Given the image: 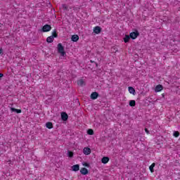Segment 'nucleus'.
<instances>
[{
  "label": "nucleus",
  "instance_id": "nucleus-1",
  "mask_svg": "<svg viewBox=\"0 0 180 180\" xmlns=\"http://www.w3.org/2000/svg\"><path fill=\"white\" fill-rule=\"evenodd\" d=\"M57 50H58V53L60 54L61 57H65V56H67V53H65V50L64 49V46H63V44L60 43L58 44Z\"/></svg>",
  "mask_w": 180,
  "mask_h": 180
},
{
  "label": "nucleus",
  "instance_id": "nucleus-2",
  "mask_svg": "<svg viewBox=\"0 0 180 180\" xmlns=\"http://www.w3.org/2000/svg\"><path fill=\"white\" fill-rule=\"evenodd\" d=\"M139 36H140V32H139V31L136 30L134 32L129 33V37H131L132 40H136V39L138 38Z\"/></svg>",
  "mask_w": 180,
  "mask_h": 180
},
{
  "label": "nucleus",
  "instance_id": "nucleus-3",
  "mask_svg": "<svg viewBox=\"0 0 180 180\" xmlns=\"http://www.w3.org/2000/svg\"><path fill=\"white\" fill-rule=\"evenodd\" d=\"M51 30V25L49 24H46L42 27L41 30H39V32H43V33H46V32H50Z\"/></svg>",
  "mask_w": 180,
  "mask_h": 180
},
{
  "label": "nucleus",
  "instance_id": "nucleus-4",
  "mask_svg": "<svg viewBox=\"0 0 180 180\" xmlns=\"http://www.w3.org/2000/svg\"><path fill=\"white\" fill-rule=\"evenodd\" d=\"M91 153V148L88 147H85L83 148V154H84V155H89Z\"/></svg>",
  "mask_w": 180,
  "mask_h": 180
},
{
  "label": "nucleus",
  "instance_id": "nucleus-5",
  "mask_svg": "<svg viewBox=\"0 0 180 180\" xmlns=\"http://www.w3.org/2000/svg\"><path fill=\"white\" fill-rule=\"evenodd\" d=\"M93 30H94V32L96 33V34H99V33L102 32V27L99 26H96Z\"/></svg>",
  "mask_w": 180,
  "mask_h": 180
},
{
  "label": "nucleus",
  "instance_id": "nucleus-6",
  "mask_svg": "<svg viewBox=\"0 0 180 180\" xmlns=\"http://www.w3.org/2000/svg\"><path fill=\"white\" fill-rule=\"evenodd\" d=\"M164 87H162V85L158 84L155 88V92H161V91H162Z\"/></svg>",
  "mask_w": 180,
  "mask_h": 180
},
{
  "label": "nucleus",
  "instance_id": "nucleus-7",
  "mask_svg": "<svg viewBox=\"0 0 180 180\" xmlns=\"http://www.w3.org/2000/svg\"><path fill=\"white\" fill-rule=\"evenodd\" d=\"M79 40V37L77 34H74L71 37V41L74 42H77Z\"/></svg>",
  "mask_w": 180,
  "mask_h": 180
},
{
  "label": "nucleus",
  "instance_id": "nucleus-8",
  "mask_svg": "<svg viewBox=\"0 0 180 180\" xmlns=\"http://www.w3.org/2000/svg\"><path fill=\"white\" fill-rule=\"evenodd\" d=\"M80 173L82 174V175H87L88 174V169L85 167H82L80 169Z\"/></svg>",
  "mask_w": 180,
  "mask_h": 180
},
{
  "label": "nucleus",
  "instance_id": "nucleus-9",
  "mask_svg": "<svg viewBox=\"0 0 180 180\" xmlns=\"http://www.w3.org/2000/svg\"><path fill=\"white\" fill-rule=\"evenodd\" d=\"M128 91H129V94H131V95H136V90L134 89V88H133L131 86H129Z\"/></svg>",
  "mask_w": 180,
  "mask_h": 180
},
{
  "label": "nucleus",
  "instance_id": "nucleus-10",
  "mask_svg": "<svg viewBox=\"0 0 180 180\" xmlns=\"http://www.w3.org/2000/svg\"><path fill=\"white\" fill-rule=\"evenodd\" d=\"M98 96H99V94L96 92H93L91 94V99H97L98 98Z\"/></svg>",
  "mask_w": 180,
  "mask_h": 180
},
{
  "label": "nucleus",
  "instance_id": "nucleus-11",
  "mask_svg": "<svg viewBox=\"0 0 180 180\" xmlns=\"http://www.w3.org/2000/svg\"><path fill=\"white\" fill-rule=\"evenodd\" d=\"M61 117H62V120L64 122H65L68 119V115H67V113H65V112H62L61 113Z\"/></svg>",
  "mask_w": 180,
  "mask_h": 180
},
{
  "label": "nucleus",
  "instance_id": "nucleus-12",
  "mask_svg": "<svg viewBox=\"0 0 180 180\" xmlns=\"http://www.w3.org/2000/svg\"><path fill=\"white\" fill-rule=\"evenodd\" d=\"M109 158L108 157H103L101 159L102 164H108L109 162Z\"/></svg>",
  "mask_w": 180,
  "mask_h": 180
},
{
  "label": "nucleus",
  "instance_id": "nucleus-13",
  "mask_svg": "<svg viewBox=\"0 0 180 180\" xmlns=\"http://www.w3.org/2000/svg\"><path fill=\"white\" fill-rule=\"evenodd\" d=\"M72 171H75V172L79 171V165H75L72 166Z\"/></svg>",
  "mask_w": 180,
  "mask_h": 180
},
{
  "label": "nucleus",
  "instance_id": "nucleus-14",
  "mask_svg": "<svg viewBox=\"0 0 180 180\" xmlns=\"http://www.w3.org/2000/svg\"><path fill=\"white\" fill-rule=\"evenodd\" d=\"M51 37H53L54 39L58 37V34H57V30H54L53 32H52V35H51Z\"/></svg>",
  "mask_w": 180,
  "mask_h": 180
},
{
  "label": "nucleus",
  "instance_id": "nucleus-15",
  "mask_svg": "<svg viewBox=\"0 0 180 180\" xmlns=\"http://www.w3.org/2000/svg\"><path fill=\"white\" fill-rule=\"evenodd\" d=\"M130 39H131L130 35L126 34L124 38V43H129V41H130Z\"/></svg>",
  "mask_w": 180,
  "mask_h": 180
},
{
  "label": "nucleus",
  "instance_id": "nucleus-16",
  "mask_svg": "<svg viewBox=\"0 0 180 180\" xmlns=\"http://www.w3.org/2000/svg\"><path fill=\"white\" fill-rule=\"evenodd\" d=\"M46 41L47 43H53V41H54V37H48L46 39Z\"/></svg>",
  "mask_w": 180,
  "mask_h": 180
},
{
  "label": "nucleus",
  "instance_id": "nucleus-17",
  "mask_svg": "<svg viewBox=\"0 0 180 180\" xmlns=\"http://www.w3.org/2000/svg\"><path fill=\"white\" fill-rule=\"evenodd\" d=\"M77 84L79 85V86H82V85L85 84V81H84V79H81L77 81Z\"/></svg>",
  "mask_w": 180,
  "mask_h": 180
},
{
  "label": "nucleus",
  "instance_id": "nucleus-18",
  "mask_svg": "<svg viewBox=\"0 0 180 180\" xmlns=\"http://www.w3.org/2000/svg\"><path fill=\"white\" fill-rule=\"evenodd\" d=\"M11 112H16V113H22V110L16 109L14 108H11Z\"/></svg>",
  "mask_w": 180,
  "mask_h": 180
},
{
  "label": "nucleus",
  "instance_id": "nucleus-19",
  "mask_svg": "<svg viewBox=\"0 0 180 180\" xmlns=\"http://www.w3.org/2000/svg\"><path fill=\"white\" fill-rule=\"evenodd\" d=\"M129 106H131V107L136 106V101H134V100L129 101Z\"/></svg>",
  "mask_w": 180,
  "mask_h": 180
},
{
  "label": "nucleus",
  "instance_id": "nucleus-20",
  "mask_svg": "<svg viewBox=\"0 0 180 180\" xmlns=\"http://www.w3.org/2000/svg\"><path fill=\"white\" fill-rule=\"evenodd\" d=\"M46 126L47 129H53V124L51 122H47Z\"/></svg>",
  "mask_w": 180,
  "mask_h": 180
},
{
  "label": "nucleus",
  "instance_id": "nucleus-21",
  "mask_svg": "<svg viewBox=\"0 0 180 180\" xmlns=\"http://www.w3.org/2000/svg\"><path fill=\"white\" fill-rule=\"evenodd\" d=\"M154 167H155V163H153V164L149 167L150 171L151 172H154Z\"/></svg>",
  "mask_w": 180,
  "mask_h": 180
},
{
  "label": "nucleus",
  "instance_id": "nucleus-22",
  "mask_svg": "<svg viewBox=\"0 0 180 180\" xmlns=\"http://www.w3.org/2000/svg\"><path fill=\"white\" fill-rule=\"evenodd\" d=\"M87 134H89V136H94V130L92 129H88Z\"/></svg>",
  "mask_w": 180,
  "mask_h": 180
},
{
  "label": "nucleus",
  "instance_id": "nucleus-23",
  "mask_svg": "<svg viewBox=\"0 0 180 180\" xmlns=\"http://www.w3.org/2000/svg\"><path fill=\"white\" fill-rule=\"evenodd\" d=\"M62 8L64 9V11H69L68 6H67V4H62Z\"/></svg>",
  "mask_w": 180,
  "mask_h": 180
},
{
  "label": "nucleus",
  "instance_id": "nucleus-24",
  "mask_svg": "<svg viewBox=\"0 0 180 180\" xmlns=\"http://www.w3.org/2000/svg\"><path fill=\"white\" fill-rule=\"evenodd\" d=\"M68 157L72 158V157H73V155H74V153L72 152H71V151H68Z\"/></svg>",
  "mask_w": 180,
  "mask_h": 180
},
{
  "label": "nucleus",
  "instance_id": "nucleus-25",
  "mask_svg": "<svg viewBox=\"0 0 180 180\" xmlns=\"http://www.w3.org/2000/svg\"><path fill=\"white\" fill-rule=\"evenodd\" d=\"M173 136H174V137H178L179 136V131H174Z\"/></svg>",
  "mask_w": 180,
  "mask_h": 180
},
{
  "label": "nucleus",
  "instance_id": "nucleus-26",
  "mask_svg": "<svg viewBox=\"0 0 180 180\" xmlns=\"http://www.w3.org/2000/svg\"><path fill=\"white\" fill-rule=\"evenodd\" d=\"M4 55V49H2V48H0V56H3Z\"/></svg>",
  "mask_w": 180,
  "mask_h": 180
},
{
  "label": "nucleus",
  "instance_id": "nucleus-27",
  "mask_svg": "<svg viewBox=\"0 0 180 180\" xmlns=\"http://www.w3.org/2000/svg\"><path fill=\"white\" fill-rule=\"evenodd\" d=\"M82 165H83L84 167H89V164H88V163H86V162L82 163Z\"/></svg>",
  "mask_w": 180,
  "mask_h": 180
},
{
  "label": "nucleus",
  "instance_id": "nucleus-28",
  "mask_svg": "<svg viewBox=\"0 0 180 180\" xmlns=\"http://www.w3.org/2000/svg\"><path fill=\"white\" fill-rule=\"evenodd\" d=\"M91 63H92L93 64H95L96 67H98V63H96V62L95 61H92V60H90Z\"/></svg>",
  "mask_w": 180,
  "mask_h": 180
},
{
  "label": "nucleus",
  "instance_id": "nucleus-29",
  "mask_svg": "<svg viewBox=\"0 0 180 180\" xmlns=\"http://www.w3.org/2000/svg\"><path fill=\"white\" fill-rule=\"evenodd\" d=\"M146 133H147V134H150V131H148V129H145Z\"/></svg>",
  "mask_w": 180,
  "mask_h": 180
},
{
  "label": "nucleus",
  "instance_id": "nucleus-30",
  "mask_svg": "<svg viewBox=\"0 0 180 180\" xmlns=\"http://www.w3.org/2000/svg\"><path fill=\"white\" fill-rule=\"evenodd\" d=\"M2 77H4V74L0 73V79H1V78H2Z\"/></svg>",
  "mask_w": 180,
  "mask_h": 180
},
{
  "label": "nucleus",
  "instance_id": "nucleus-31",
  "mask_svg": "<svg viewBox=\"0 0 180 180\" xmlns=\"http://www.w3.org/2000/svg\"><path fill=\"white\" fill-rule=\"evenodd\" d=\"M115 50V53H117V51H119V50H117V49H114Z\"/></svg>",
  "mask_w": 180,
  "mask_h": 180
},
{
  "label": "nucleus",
  "instance_id": "nucleus-32",
  "mask_svg": "<svg viewBox=\"0 0 180 180\" xmlns=\"http://www.w3.org/2000/svg\"><path fill=\"white\" fill-rule=\"evenodd\" d=\"M79 8H75V11H79Z\"/></svg>",
  "mask_w": 180,
  "mask_h": 180
}]
</instances>
